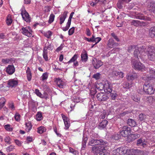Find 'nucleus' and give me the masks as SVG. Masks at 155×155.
I'll return each instance as SVG.
<instances>
[{
  "instance_id": "423d86ee",
  "label": "nucleus",
  "mask_w": 155,
  "mask_h": 155,
  "mask_svg": "<svg viewBox=\"0 0 155 155\" xmlns=\"http://www.w3.org/2000/svg\"><path fill=\"white\" fill-rule=\"evenodd\" d=\"M144 91L149 94H153L154 92V89L151 84L146 82L143 86Z\"/></svg>"
},
{
  "instance_id": "6e6d98bb",
  "label": "nucleus",
  "mask_w": 155,
  "mask_h": 155,
  "mask_svg": "<svg viewBox=\"0 0 155 155\" xmlns=\"http://www.w3.org/2000/svg\"><path fill=\"white\" fill-rule=\"evenodd\" d=\"M120 135L121 134L120 133L119 134H115L114 135H113V138L114 140H117L121 138Z\"/></svg>"
},
{
  "instance_id": "aec40b11",
  "label": "nucleus",
  "mask_w": 155,
  "mask_h": 155,
  "mask_svg": "<svg viewBox=\"0 0 155 155\" xmlns=\"http://www.w3.org/2000/svg\"><path fill=\"white\" fill-rule=\"evenodd\" d=\"M111 74L113 76H118L119 78H122L124 76V73L121 72L117 71H114L111 72Z\"/></svg>"
},
{
  "instance_id": "2f4dec72",
  "label": "nucleus",
  "mask_w": 155,
  "mask_h": 155,
  "mask_svg": "<svg viewBox=\"0 0 155 155\" xmlns=\"http://www.w3.org/2000/svg\"><path fill=\"white\" fill-rule=\"evenodd\" d=\"M110 99L112 100H115L117 97L118 95L116 92L114 91L113 93L111 92L110 93Z\"/></svg>"
},
{
  "instance_id": "864d4df0",
  "label": "nucleus",
  "mask_w": 155,
  "mask_h": 155,
  "mask_svg": "<svg viewBox=\"0 0 155 155\" xmlns=\"http://www.w3.org/2000/svg\"><path fill=\"white\" fill-rule=\"evenodd\" d=\"M136 47L135 45H130L128 47L127 51L129 52H131L134 51Z\"/></svg>"
},
{
  "instance_id": "603ef678",
  "label": "nucleus",
  "mask_w": 155,
  "mask_h": 155,
  "mask_svg": "<svg viewBox=\"0 0 155 155\" xmlns=\"http://www.w3.org/2000/svg\"><path fill=\"white\" fill-rule=\"evenodd\" d=\"M11 139L10 137L8 136H7L5 137L4 139L5 142L6 143L8 144H10L11 143Z\"/></svg>"
},
{
  "instance_id": "3c124183",
  "label": "nucleus",
  "mask_w": 155,
  "mask_h": 155,
  "mask_svg": "<svg viewBox=\"0 0 155 155\" xmlns=\"http://www.w3.org/2000/svg\"><path fill=\"white\" fill-rule=\"evenodd\" d=\"M138 117L140 120L143 121L145 119L146 116L145 114L141 113L139 115Z\"/></svg>"
},
{
  "instance_id": "4d7b16f0",
  "label": "nucleus",
  "mask_w": 155,
  "mask_h": 155,
  "mask_svg": "<svg viewBox=\"0 0 155 155\" xmlns=\"http://www.w3.org/2000/svg\"><path fill=\"white\" fill-rule=\"evenodd\" d=\"M15 118L16 121H19L20 120V115L19 114L16 113L14 116Z\"/></svg>"
},
{
  "instance_id": "c756f323",
  "label": "nucleus",
  "mask_w": 155,
  "mask_h": 155,
  "mask_svg": "<svg viewBox=\"0 0 155 155\" xmlns=\"http://www.w3.org/2000/svg\"><path fill=\"white\" fill-rule=\"evenodd\" d=\"M26 73L28 80V81H30L31 79L32 75L30 69L29 67H28L27 68L26 71Z\"/></svg>"
},
{
  "instance_id": "a19ab883",
  "label": "nucleus",
  "mask_w": 155,
  "mask_h": 155,
  "mask_svg": "<svg viewBox=\"0 0 155 155\" xmlns=\"http://www.w3.org/2000/svg\"><path fill=\"white\" fill-rule=\"evenodd\" d=\"M132 99L134 101L138 102L140 101V98L137 95H133L131 96Z\"/></svg>"
},
{
  "instance_id": "f03ea898",
  "label": "nucleus",
  "mask_w": 155,
  "mask_h": 155,
  "mask_svg": "<svg viewBox=\"0 0 155 155\" xmlns=\"http://www.w3.org/2000/svg\"><path fill=\"white\" fill-rule=\"evenodd\" d=\"M147 49L145 46H142L139 48L136 47L134 52V56L136 57V59H138L139 54H140L139 56L141 58L140 55H144V54L145 53V51Z\"/></svg>"
},
{
  "instance_id": "4c0bfd02",
  "label": "nucleus",
  "mask_w": 155,
  "mask_h": 155,
  "mask_svg": "<svg viewBox=\"0 0 155 155\" xmlns=\"http://www.w3.org/2000/svg\"><path fill=\"white\" fill-rule=\"evenodd\" d=\"M55 15L53 13L51 14L49 16L48 22L49 24H51L54 20Z\"/></svg>"
},
{
  "instance_id": "4be33fe9",
  "label": "nucleus",
  "mask_w": 155,
  "mask_h": 155,
  "mask_svg": "<svg viewBox=\"0 0 155 155\" xmlns=\"http://www.w3.org/2000/svg\"><path fill=\"white\" fill-rule=\"evenodd\" d=\"M137 144L138 146H141L143 147H146L147 145L146 142L145 141L144 139L143 138H140L138 140Z\"/></svg>"
},
{
  "instance_id": "bf43d9fd",
  "label": "nucleus",
  "mask_w": 155,
  "mask_h": 155,
  "mask_svg": "<svg viewBox=\"0 0 155 155\" xmlns=\"http://www.w3.org/2000/svg\"><path fill=\"white\" fill-rule=\"evenodd\" d=\"M52 35V32L51 31H49L45 34V36L47 38H49Z\"/></svg>"
},
{
  "instance_id": "ddd939ff",
  "label": "nucleus",
  "mask_w": 155,
  "mask_h": 155,
  "mask_svg": "<svg viewBox=\"0 0 155 155\" xmlns=\"http://www.w3.org/2000/svg\"><path fill=\"white\" fill-rule=\"evenodd\" d=\"M130 152L131 155H145L147 154L146 151L132 149Z\"/></svg>"
},
{
  "instance_id": "20e7f679",
  "label": "nucleus",
  "mask_w": 155,
  "mask_h": 155,
  "mask_svg": "<svg viewBox=\"0 0 155 155\" xmlns=\"http://www.w3.org/2000/svg\"><path fill=\"white\" fill-rule=\"evenodd\" d=\"M103 86V89L104 92L107 94L110 93L112 91V86L110 83L108 81L106 80L101 84Z\"/></svg>"
},
{
  "instance_id": "09e8293b",
  "label": "nucleus",
  "mask_w": 155,
  "mask_h": 155,
  "mask_svg": "<svg viewBox=\"0 0 155 155\" xmlns=\"http://www.w3.org/2000/svg\"><path fill=\"white\" fill-rule=\"evenodd\" d=\"M35 93L37 96L40 97L41 98H43V95L39 91L38 89H35Z\"/></svg>"
},
{
  "instance_id": "f3484780",
  "label": "nucleus",
  "mask_w": 155,
  "mask_h": 155,
  "mask_svg": "<svg viewBox=\"0 0 155 155\" xmlns=\"http://www.w3.org/2000/svg\"><path fill=\"white\" fill-rule=\"evenodd\" d=\"M131 24L135 26H145L147 25V23L143 21L139 20H133L131 22Z\"/></svg>"
},
{
  "instance_id": "39448f33",
  "label": "nucleus",
  "mask_w": 155,
  "mask_h": 155,
  "mask_svg": "<svg viewBox=\"0 0 155 155\" xmlns=\"http://www.w3.org/2000/svg\"><path fill=\"white\" fill-rule=\"evenodd\" d=\"M131 129L130 127L126 126H123L120 130V134L123 137H126L130 135Z\"/></svg>"
},
{
  "instance_id": "ea45409f",
  "label": "nucleus",
  "mask_w": 155,
  "mask_h": 155,
  "mask_svg": "<svg viewBox=\"0 0 155 155\" xmlns=\"http://www.w3.org/2000/svg\"><path fill=\"white\" fill-rule=\"evenodd\" d=\"M6 101L4 98L0 99V109H1L4 106Z\"/></svg>"
},
{
  "instance_id": "680f3d73",
  "label": "nucleus",
  "mask_w": 155,
  "mask_h": 155,
  "mask_svg": "<svg viewBox=\"0 0 155 155\" xmlns=\"http://www.w3.org/2000/svg\"><path fill=\"white\" fill-rule=\"evenodd\" d=\"M74 31V28L73 27L71 28L68 31V34L69 35H71L73 34Z\"/></svg>"
},
{
  "instance_id": "dca6fc26",
  "label": "nucleus",
  "mask_w": 155,
  "mask_h": 155,
  "mask_svg": "<svg viewBox=\"0 0 155 155\" xmlns=\"http://www.w3.org/2000/svg\"><path fill=\"white\" fill-rule=\"evenodd\" d=\"M68 12L67 11H65L63 13L61 14L59 16V24L60 25H62L64 23L65 19L67 16V14Z\"/></svg>"
},
{
  "instance_id": "a18cd8bd",
  "label": "nucleus",
  "mask_w": 155,
  "mask_h": 155,
  "mask_svg": "<svg viewBox=\"0 0 155 155\" xmlns=\"http://www.w3.org/2000/svg\"><path fill=\"white\" fill-rule=\"evenodd\" d=\"M92 77L96 80H99L101 78V74L99 73H97L94 74L93 75Z\"/></svg>"
},
{
  "instance_id": "cd10ccee",
  "label": "nucleus",
  "mask_w": 155,
  "mask_h": 155,
  "mask_svg": "<svg viewBox=\"0 0 155 155\" xmlns=\"http://www.w3.org/2000/svg\"><path fill=\"white\" fill-rule=\"evenodd\" d=\"M115 155H125L122 148H119L114 151Z\"/></svg>"
},
{
  "instance_id": "9d476101",
  "label": "nucleus",
  "mask_w": 155,
  "mask_h": 155,
  "mask_svg": "<svg viewBox=\"0 0 155 155\" xmlns=\"http://www.w3.org/2000/svg\"><path fill=\"white\" fill-rule=\"evenodd\" d=\"M119 45L118 43L114 42L112 38H110L107 41L106 49L110 50L115 47L118 46Z\"/></svg>"
},
{
  "instance_id": "774afa93",
  "label": "nucleus",
  "mask_w": 155,
  "mask_h": 155,
  "mask_svg": "<svg viewBox=\"0 0 155 155\" xmlns=\"http://www.w3.org/2000/svg\"><path fill=\"white\" fill-rule=\"evenodd\" d=\"M64 46V43L61 44V45L57 48L56 51H59L61 50Z\"/></svg>"
},
{
  "instance_id": "338daca9",
  "label": "nucleus",
  "mask_w": 155,
  "mask_h": 155,
  "mask_svg": "<svg viewBox=\"0 0 155 155\" xmlns=\"http://www.w3.org/2000/svg\"><path fill=\"white\" fill-rule=\"evenodd\" d=\"M123 3L120 0H119L117 2V6L118 8L120 9H121L122 8L123 6L122 5V4Z\"/></svg>"
},
{
  "instance_id": "e2e57ef3",
  "label": "nucleus",
  "mask_w": 155,
  "mask_h": 155,
  "mask_svg": "<svg viewBox=\"0 0 155 155\" xmlns=\"http://www.w3.org/2000/svg\"><path fill=\"white\" fill-rule=\"evenodd\" d=\"M64 123L65 125L64 129L65 130L68 129L70 126V121L65 122Z\"/></svg>"
},
{
  "instance_id": "a878e982",
  "label": "nucleus",
  "mask_w": 155,
  "mask_h": 155,
  "mask_svg": "<svg viewBox=\"0 0 155 155\" xmlns=\"http://www.w3.org/2000/svg\"><path fill=\"white\" fill-rule=\"evenodd\" d=\"M108 123V121L105 120H103L100 122L98 125L99 128L100 129H102L105 128Z\"/></svg>"
},
{
  "instance_id": "2eb2a0df",
  "label": "nucleus",
  "mask_w": 155,
  "mask_h": 155,
  "mask_svg": "<svg viewBox=\"0 0 155 155\" xmlns=\"http://www.w3.org/2000/svg\"><path fill=\"white\" fill-rule=\"evenodd\" d=\"M92 64L95 69H98L103 65V63L100 60L95 59L93 60Z\"/></svg>"
},
{
  "instance_id": "37998d69",
  "label": "nucleus",
  "mask_w": 155,
  "mask_h": 155,
  "mask_svg": "<svg viewBox=\"0 0 155 155\" xmlns=\"http://www.w3.org/2000/svg\"><path fill=\"white\" fill-rule=\"evenodd\" d=\"M71 23L67 22L66 23V26L65 27H63L61 28V29H62V30L63 31H67L68 29L69 28L70 25H71Z\"/></svg>"
},
{
  "instance_id": "412c9836",
  "label": "nucleus",
  "mask_w": 155,
  "mask_h": 155,
  "mask_svg": "<svg viewBox=\"0 0 155 155\" xmlns=\"http://www.w3.org/2000/svg\"><path fill=\"white\" fill-rule=\"evenodd\" d=\"M138 75L137 73H134L132 74H127L126 76L127 79L129 81H132L137 78Z\"/></svg>"
},
{
  "instance_id": "5fc2aeb1",
  "label": "nucleus",
  "mask_w": 155,
  "mask_h": 155,
  "mask_svg": "<svg viewBox=\"0 0 155 155\" xmlns=\"http://www.w3.org/2000/svg\"><path fill=\"white\" fill-rule=\"evenodd\" d=\"M41 80L44 81L47 79L48 78V74L47 73H44L41 76Z\"/></svg>"
},
{
  "instance_id": "4468645a",
  "label": "nucleus",
  "mask_w": 155,
  "mask_h": 155,
  "mask_svg": "<svg viewBox=\"0 0 155 155\" xmlns=\"http://www.w3.org/2000/svg\"><path fill=\"white\" fill-rule=\"evenodd\" d=\"M18 82L16 79H10L8 81V85L9 87H16L18 84Z\"/></svg>"
},
{
  "instance_id": "5701e85b",
  "label": "nucleus",
  "mask_w": 155,
  "mask_h": 155,
  "mask_svg": "<svg viewBox=\"0 0 155 155\" xmlns=\"http://www.w3.org/2000/svg\"><path fill=\"white\" fill-rule=\"evenodd\" d=\"M148 7L150 8L149 10L155 12V3L153 1H150L148 3Z\"/></svg>"
},
{
  "instance_id": "473e14b6",
  "label": "nucleus",
  "mask_w": 155,
  "mask_h": 155,
  "mask_svg": "<svg viewBox=\"0 0 155 155\" xmlns=\"http://www.w3.org/2000/svg\"><path fill=\"white\" fill-rule=\"evenodd\" d=\"M43 56L45 61H48V51L45 49L43 50Z\"/></svg>"
},
{
  "instance_id": "0e129e2a",
  "label": "nucleus",
  "mask_w": 155,
  "mask_h": 155,
  "mask_svg": "<svg viewBox=\"0 0 155 155\" xmlns=\"http://www.w3.org/2000/svg\"><path fill=\"white\" fill-rule=\"evenodd\" d=\"M111 36L114 38L117 41H119L120 40L117 37V36L114 33H112L111 34Z\"/></svg>"
},
{
  "instance_id": "bb28decb",
  "label": "nucleus",
  "mask_w": 155,
  "mask_h": 155,
  "mask_svg": "<svg viewBox=\"0 0 155 155\" xmlns=\"http://www.w3.org/2000/svg\"><path fill=\"white\" fill-rule=\"evenodd\" d=\"M127 124L131 127H134L136 126V123L134 120L132 119H128L127 121Z\"/></svg>"
},
{
  "instance_id": "c85d7f7f",
  "label": "nucleus",
  "mask_w": 155,
  "mask_h": 155,
  "mask_svg": "<svg viewBox=\"0 0 155 155\" xmlns=\"http://www.w3.org/2000/svg\"><path fill=\"white\" fill-rule=\"evenodd\" d=\"M81 58L82 61L86 62L88 59V56L86 51H85L81 54Z\"/></svg>"
},
{
  "instance_id": "1a4fd4ad",
  "label": "nucleus",
  "mask_w": 155,
  "mask_h": 155,
  "mask_svg": "<svg viewBox=\"0 0 155 155\" xmlns=\"http://www.w3.org/2000/svg\"><path fill=\"white\" fill-rule=\"evenodd\" d=\"M97 98L100 101H107L109 98V97L104 93L101 92L97 94Z\"/></svg>"
},
{
  "instance_id": "f704fd0d",
  "label": "nucleus",
  "mask_w": 155,
  "mask_h": 155,
  "mask_svg": "<svg viewBox=\"0 0 155 155\" xmlns=\"http://www.w3.org/2000/svg\"><path fill=\"white\" fill-rule=\"evenodd\" d=\"M11 58H6L2 59L1 61L4 64H10L11 62Z\"/></svg>"
},
{
  "instance_id": "b1692460",
  "label": "nucleus",
  "mask_w": 155,
  "mask_h": 155,
  "mask_svg": "<svg viewBox=\"0 0 155 155\" xmlns=\"http://www.w3.org/2000/svg\"><path fill=\"white\" fill-rule=\"evenodd\" d=\"M136 18L140 20H144L146 21H150L151 18H150L144 16L142 14H139L136 16Z\"/></svg>"
},
{
  "instance_id": "58836bf2",
  "label": "nucleus",
  "mask_w": 155,
  "mask_h": 155,
  "mask_svg": "<svg viewBox=\"0 0 155 155\" xmlns=\"http://www.w3.org/2000/svg\"><path fill=\"white\" fill-rule=\"evenodd\" d=\"M25 125L26 130L28 131H29L31 129L32 127L31 123L30 122H28L26 123Z\"/></svg>"
},
{
  "instance_id": "0eeeda50",
  "label": "nucleus",
  "mask_w": 155,
  "mask_h": 155,
  "mask_svg": "<svg viewBox=\"0 0 155 155\" xmlns=\"http://www.w3.org/2000/svg\"><path fill=\"white\" fill-rule=\"evenodd\" d=\"M132 67L135 70H142L145 68L144 65L141 63L137 61V59L132 61Z\"/></svg>"
},
{
  "instance_id": "f8f14e48",
  "label": "nucleus",
  "mask_w": 155,
  "mask_h": 155,
  "mask_svg": "<svg viewBox=\"0 0 155 155\" xmlns=\"http://www.w3.org/2000/svg\"><path fill=\"white\" fill-rule=\"evenodd\" d=\"M27 27H23L20 30L21 33L24 35L30 37L32 36V30L27 29Z\"/></svg>"
},
{
  "instance_id": "8fccbe9b",
  "label": "nucleus",
  "mask_w": 155,
  "mask_h": 155,
  "mask_svg": "<svg viewBox=\"0 0 155 155\" xmlns=\"http://www.w3.org/2000/svg\"><path fill=\"white\" fill-rule=\"evenodd\" d=\"M9 108L12 110L13 111L15 110V107L13 103H9L8 104Z\"/></svg>"
},
{
  "instance_id": "13d9d810",
  "label": "nucleus",
  "mask_w": 155,
  "mask_h": 155,
  "mask_svg": "<svg viewBox=\"0 0 155 155\" xmlns=\"http://www.w3.org/2000/svg\"><path fill=\"white\" fill-rule=\"evenodd\" d=\"M101 40V38L100 37H96L94 36V42H95V44H97L99 43Z\"/></svg>"
},
{
  "instance_id": "49530a36",
  "label": "nucleus",
  "mask_w": 155,
  "mask_h": 155,
  "mask_svg": "<svg viewBox=\"0 0 155 155\" xmlns=\"http://www.w3.org/2000/svg\"><path fill=\"white\" fill-rule=\"evenodd\" d=\"M12 20L10 16H8L6 20V23L8 25H10L12 23Z\"/></svg>"
},
{
  "instance_id": "f257e3e1",
  "label": "nucleus",
  "mask_w": 155,
  "mask_h": 155,
  "mask_svg": "<svg viewBox=\"0 0 155 155\" xmlns=\"http://www.w3.org/2000/svg\"><path fill=\"white\" fill-rule=\"evenodd\" d=\"M91 137V140L89 142V144L91 146L97 145H106L107 143L106 141L102 139H98L100 138V136L96 133H92Z\"/></svg>"
},
{
  "instance_id": "a211bd4d",
  "label": "nucleus",
  "mask_w": 155,
  "mask_h": 155,
  "mask_svg": "<svg viewBox=\"0 0 155 155\" xmlns=\"http://www.w3.org/2000/svg\"><path fill=\"white\" fill-rule=\"evenodd\" d=\"M15 71V68L13 65H9L6 68V71L9 74L12 75L14 73Z\"/></svg>"
},
{
  "instance_id": "6e6552de",
  "label": "nucleus",
  "mask_w": 155,
  "mask_h": 155,
  "mask_svg": "<svg viewBox=\"0 0 155 155\" xmlns=\"http://www.w3.org/2000/svg\"><path fill=\"white\" fill-rule=\"evenodd\" d=\"M21 15L23 19L27 22H30L31 21V17L28 13L24 8H22L21 9Z\"/></svg>"
},
{
  "instance_id": "72a5a7b5",
  "label": "nucleus",
  "mask_w": 155,
  "mask_h": 155,
  "mask_svg": "<svg viewBox=\"0 0 155 155\" xmlns=\"http://www.w3.org/2000/svg\"><path fill=\"white\" fill-rule=\"evenodd\" d=\"M46 131V128L45 127H40L38 128L37 132L38 133L41 134Z\"/></svg>"
},
{
  "instance_id": "7c9ffc66",
  "label": "nucleus",
  "mask_w": 155,
  "mask_h": 155,
  "mask_svg": "<svg viewBox=\"0 0 155 155\" xmlns=\"http://www.w3.org/2000/svg\"><path fill=\"white\" fill-rule=\"evenodd\" d=\"M149 34L151 38L155 37V27L150 28L149 31Z\"/></svg>"
},
{
  "instance_id": "69168bd1",
  "label": "nucleus",
  "mask_w": 155,
  "mask_h": 155,
  "mask_svg": "<svg viewBox=\"0 0 155 155\" xmlns=\"http://www.w3.org/2000/svg\"><path fill=\"white\" fill-rule=\"evenodd\" d=\"M14 149V147L12 145H11L8 147L7 148V151L8 152H10L12 151Z\"/></svg>"
},
{
  "instance_id": "79ce46f5",
  "label": "nucleus",
  "mask_w": 155,
  "mask_h": 155,
  "mask_svg": "<svg viewBox=\"0 0 155 155\" xmlns=\"http://www.w3.org/2000/svg\"><path fill=\"white\" fill-rule=\"evenodd\" d=\"M78 58V55L75 54L71 59L67 62L69 64L72 62L75 61Z\"/></svg>"
},
{
  "instance_id": "6ab92c4d",
  "label": "nucleus",
  "mask_w": 155,
  "mask_h": 155,
  "mask_svg": "<svg viewBox=\"0 0 155 155\" xmlns=\"http://www.w3.org/2000/svg\"><path fill=\"white\" fill-rule=\"evenodd\" d=\"M55 81L59 88H63L65 85L64 81L60 78H56Z\"/></svg>"
},
{
  "instance_id": "c9c22d12",
  "label": "nucleus",
  "mask_w": 155,
  "mask_h": 155,
  "mask_svg": "<svg viewBox=\"0 0 155 155\" xmlns=\"http://www.w3.org/2000/svg\"><path fill=\"white\" fill-rule=\"evenodd\" d=\"M102 87H99L98 86H96V89L95 90L94 89V91H93V93L92 91H93V90H91V94L92 95L94 94H95L97 92L96 90H98L99 91H101L103 90V86H102Z\"/></svg>"
},
{
  "instance_id": "9b49d317",
  "label": "nucleus",
  "mask_w": 155,
  "mask_h": 155,
  "mask_svg": "<svg viewBox=\"0 0 155 155\" xmlns=\"http://www.w3.org/2000/svg\"><path fill=\"white\" fill-rule=\"evenodd\" d=\"M104 147H101L100 146H94L92 147V151L94 155H97L98 154L100 153L103 150H106L104 149Z\"/></svg>"
},
{
  "instance_id": "de8ad7c7",
  "label": "nucleus",
  "mask_w": 155,
  "mask_h": 155,
  "mask_svg": "<svg viewBox=\"0 0 155 155\" xmlns=\"http://www.w3.org/2000/svg\"><path fill=\"white\" fill-rule=\"evenodd\" d=\"M5 128L8 131H11L13 130V128L9 124H7L4 126Z\"/></svg>"
},
{
  "instance_id": "c03bdc74",
  "label": "nucleus",
  "mask_w": 155,
  "mask_h": 155,
  "mask_svg": "<svg viewBox=\"0 0 155 155\" xmlns=\"http://www.w3.org/2000/svg\"><path fill=\"white\" fill-rule=\"evenodd\" d=\"M69 152L74 155H78L79 153L78 151L74 150L71 147H70L69 149Z\"/></svg>"
},
{
  "instance_id": "393cba45",
  "label": "nucleus",
  "mask_w": 155,
  "mask_h": 155,
  "mask_svg": "<svg viewBox=\"0 0 155 155\" xmlns=\"http://www.w3.org/2000/svg\"><path fill=\"white\" fill-rule=\"evenodd\" d=\"M53 48L54 47L53 45L49 43V42L47 41V42L45 45L43 49H45L46 50V51H47L48 49L52 50L53 49Z\"/></svg>"
},
{
  "instance_id": "052dcab7",
  "label": "nucleus",
  "mask_w": 155,
  "mask_h": 155,
  "mask_svg": "<svg viewBox=\"0 0 155 155\" xmlns=\"http://www.w3.org/2000/svg\"><path fill=\"white\" fill-rule=\"evenodd\" d=\"M61 116L64 122L69 121V119L67 117L64 115L63 114H61Z\"/></svg>"
},
{
  "instance_id": "e433bc0d",
  "label": "nucleus",
  "mask_w": 155,
  "mask_h": 155,
  "mask_svg": "<svg viewBox=\"0 0 155 155\" xmlns=\"http://www.w3.org/2000/svg\"><path fill=\"white\" fill-rule=\"evenodd\" d=\"M36 119L37 120L40 121L42 119V116L41 113L38 112L36 115Z\"/></svg>"
},
{
  "instance_id": "7ed1b4c3",
  "label": "nucleus",
  "mask_w": 155,
  "mask_h": 155,
  "mask_svg": "<svg viewBox=\"0 0 155 155\" xmlns=\"http://www.w3.org/2000/svg\"><path fill=\"white\" fill-rule=\"evenodd\" d=\"M153 46H148V49L145 51V53L147 54L148 57L150 60L153 61L155 60V49H153Z\"/></svg>"
}]
</instances>
